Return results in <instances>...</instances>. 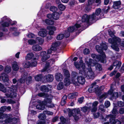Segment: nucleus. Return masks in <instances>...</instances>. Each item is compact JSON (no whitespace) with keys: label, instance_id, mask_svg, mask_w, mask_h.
Returning <instances> with one entry per match:
<instances>
[{"label":"nucleus","instance_id":"obj_16","mask_svg":"<svg viewBox=\"0 0 124 124\" xmlns=\"http://www.w3.org/2000/svg\"><path fill=\"white\" fill-rule=\"evenodd\" d=\"M39 104L36 105V108L39 110H44L45 108V106L46 104L43 101L41 102V101L39 102Z\"/></svg>","mask_w":124,"mask_h":124},{"label":"nucleus","instance_id":"obj_14","mask_svg":"<svg viewBox=\"0 0 124 124\" xmlns=\"http://www.w3.org/2000/svg\"><path fill=\"white\" fill-rule=\"evenodd\" d=\"M86 70H87V71L86 70V69H85L81 73V74L82 75L86 77H87V76L89 77L91 76V73L92 72V70L91 69L90 70H89V69H86Z\"/></svg>","mask_w":124,"mask_h":124},{"label":"nucleus","instance_id":"obj_38","mask_svg":"<svg viewBox=\"0 0 124 124\" xmlns=\"http://www.w3.org/2000/svg\"><path fill=\"white\" fill-rule=\"evenodd\" d=\"M63 71L64 76L66 77L70 78V74L69 71L66 69H64Z\"/></svg>","mask_w":124,"mask_h":124},{"label":"nucleus","instance_id":"obj_59","mask_svg":"<svg viewBox=\"0 0 124 124\" xmlns=\"http://www.w3.org/2000/svg\"><path fill=\"white\" fill-rule=\"evenodd\" d=\"M88 108L87 107L84 106L81 108V110L83 112H85L87 111Z\"/></svg>","mask_w":124,"mask_h":124},{"label":"nucleus","instance_id":"obj_44","mask_svg":"<svg viewBox=\"0 0 124 124\" xmlns=\"http://www.w3.org/2000/svg\"><path fill=\"white\" fill-rule=\"evenodd\" d=\"M47 93H45L44 92H41L39 93L38 94V96L40 97H43L45 98V97L47 95Z\"/></svg>","mask_w":124,"mask_h":124},{"label":"nucleus","instance_id":"obj_17","mask_svg":"<svg viewBox=\"0 0 124 124\" xmlns=\"http://www.w3.org/2000/svg\"><path fill=\"white\" fill-rule=\"evenodd\" d=\"M50 89L48 88V85H41L40 88V91L43 92L48 93Z\"/></svg>","mask_w":124,"mask_h":124},{"label":"nucleus","instance_id":"obj_15","mask_svg":"<svg viewBox=\"0 0 124 124\" xmlns=\"http://www.w3.org/2000/svg\"><path fill=\"white\" fill-rule=\"evenodd\" d=\"M13 120L15 121L16 120L17 118L15 117L12 118L11 117L8 116L7 117L4 119L2 120V121H1V122H4L6 123H10L12 122Z\"/></svg>","mask_w":124,"mask_h":124},{"label":"nucleus","instance_id":"obj_60","mask_svg":"<svg viewBox=\"0 0 124 124\" xmlns=\"http://www.w3.org/2000/svg\"><path fill=\"white\" fill-rule=\"evenodd\" d=\"M112 96L113 98H114L115 99H116L118 98V94L117 92H115L114 93Z\"/></svg>","mask_w":124,"mask_h":124},{"label":"nucleus","instance_id":"obj_26","mask_svg":"<svg viewBox=\"0 0 124 124\" xmlns=\"http://www.w3.org/2000/svg\"><path fill=\"white\" fill-rule=\"evenodd\" d=\"M12 67L13 70L14 71H17L19 69L18 65L17 64V63L16 62H14L12 64Z\"/></svg>","mask_w":124,"mask_h":124},{"label":"nucleus","instance_id":"obj_8","mask_svg":"<svg viewBox=\"0 0 124 124\" xmlns=\"http://www.w3.org/2000/svg\"><path fill=\"white\" fill-rule=\"evenodd\" d=\"M74 65L76 66V67L79 70V73L80 74H81V73L82 72L86 69L85 64L83 62H80V64H78V62H74Z\"/></svg>","mask_w":124,"mask_h":124},{"label":"nucleus","instance_id":"obj_10","mask_svg":"<svg viewBox=\"0 0 124 124\" xmlns=\"http://www.w3.org/2000/svg\"><path fill=\"white\" fill-rule=\"evenodd\" d=\"M66 8H58L59 11V12L54 11L53 12V19L55 20H57L59 19L60 15L62 13V11L64 10Z\"/></svg>","mask_w":124,"mask_h":124},{"label":"nucleus","instance_id":"obj_46","mask_svg":"<svg viewBox=\"0 0 124 124\" xmlns=\"http://www.w3.org/2000/svg\"><path fill=\"white\" fill-rule=\"evenodd\" d=\"M73 111L74 112V114H80V111L79 108H75L73 109Z\"/></svg>","mask_w":124,"mask_h":124},{"label":"nucleus","instance_id":"obj_47","mask_svg":"<svg viewBox=\"0 0 124 124\" xmlns=\"http://www.w3.org/2000/svg\"><path fill=\"white\" fill-rule=\"evenodd\" d=\"M36 40L33 39H29L28 40V42L29 44L30 45H33L36 43Z\"/></svg>","mask_w":124,"mask_h":124},{"label":"nucleus","instance_id":"obj_9","mask_svg":"<svg viewBox=\"0 0 124 124\" xmlns=\"http://www.w3.org/2000/svg\"><path fill=\"white\" fill-rule=\"evenodd\" d=\"M53 79L54 77L52 75L48 74L43 76V81L44 83L51 82L53 81Z\"/></svg>","mask_w":124,"mask_h":124},{"label":"nucleus","instance_id":"obj_29","mask_svg":"<svg viewBox=\"0 0 124 124\" xmlns=\"http://www.w3.org/2000/svg\"><path fill=\"white\" fill-rule=\"evenodd\" d=\"M43 76L42 74H38L35 77V80L37 81H41L42 79L43 80Z\"/></svg>","mask_w":124,"mask_h":124},{"label":"nucleus","instance_id":"obj_6","mask_svg":"<svg viewBox=\"0 0 124 124\" xmlns=\"http://www.w3.org/2000/svg\"><path fill=\"white\" fill-rule=\"evenodd\" d=\"M96 84V83L94 84L93 83L92 84V85H93L91 87L88 89V91L90 93H93L94 91L96 94L99 96L102 94V91L101 87H99L98 86H94Z\"/></svg>","mask_w":124,"mask_h":124},{"label":"nucleus","instance_id":"obj_51","mask_svg":"<svg viewBox=\"0 0 124 124\" xmlns=\"http://www.w3.org/2000/svg\"><path fill=\"white\" fill-rule=\"evenodd\" d=\"M0 30L5 33H6L8 31V30L7 28L6 27H3L2 26L0 27Z\"/></svg>","mask_w":124,"mask_h":124},{"label":"nucleus","instance_id":"obj_54","mask_svg":"<svg viewBox=\"0 0 124 124\" xmlns=\"http://www.w3.org/2000/svg\"><path fill=\"white\" fill-rule=\"evenodd\" d=\"M60 43L59 42H55V43L52 44V46L56 47L59 46L60 45Z\"/></svg>","mask_w":124,"mask_h":124},{"label":"nucleus","instance_id":"obj_61","mask_svg":"<svg viewBox=\"0 0 124 124\" xmlns=\"http://www.w3.org/2000/svg\"><path fill=\"white\" fill-rule=\"evenodd\" d=\"M105 108L104 106L102 104H101L99 106V109L101 110V111L103 112H104L105 110L104 109Z\"/></svg>","mask_w":124,"mask_h":124},{"label":"nucleus","instance_id":"obj_63","mask_svg":"<svg viewBox=\"0 0 124 124\" xmlns=\"http://www.w3.org/2000/svg\"><path fill=\"white\" fill-rule=\"evenodd\" d=\"M53 13L52 14H48L47 15V17L49 19H53Z\"/></svg>","mask_w":124,"mask_h":124},{"label":"nucleus","instance_id":"obj_50","mask_svg":"<svg viewBox=\"0 0 124 124\" xmlns=\"http://www.w3.org/2000/svg\"><path fill=\"white\" fill-rule=\"evenodd\" d=\"M30 62L27 61L26 62L24 65V67L25 68H28L30 67Z\"/></svg>","mask_w":124,"mask_h":124},{"label":"nucleus","instance_id":"obj_64","mask_svg":"<svg viewBox=\"0 0 124 124\" xmlns=\"http://www.w3.org/2000/svg\"><path fill=\"white\" fill-rule=\"evenodd\" d=\"M35 35L32 33L29 34L27 36L28 37L31 38H35Z\"/></svg>","mask_w":124,"mask_h":124},{"label":"nucleus","instance_id":"obj_33","mask_svg":"<svg viewBox=\"0 0 124 124\" xmlns=\"http://www.w3.org/2000/svg\"><path fill=\"white\" fill-rule=\"evenodd\" d=\"M37 42H38L39 45L42 44L44 41V39L42 38L38 37L36 39Z\"/></svg>","mask_w":124,"mask_h":124},{"label":"nucleus","instance_id":"obj_41","mask_svg":"<svg viewBox=\"0 0 124 124\" xmlns=\"http://www.w3.org/2000/svg\"><path fill=\"white\" fill-rule=\"evenodd\" d=\"M78 74V73L76 72L75 71H72L71 74V76L72 79V81L73 83L74 84V79L73 78H76L77 75Z\"/></svg>","mask_w":124,"mask_h":124},{"label":"nucleus","instance_id":"obj_13","mask_svg":"<svg viewBox=\"0 0 124 124\" xmlns=\"http://www.w3.org/2000/svg\"><path fill=\"white\" fill-rule=\"evenodd\" d=\"M40 54L42 56L41 60L43 62H45L50 57V55L46 54V52L45 51L41 52Z\"/></svg>","mask_w":124,"mask_h":124},{"label":"nucleus","instance_id":"obj_56","mask_svg":"<svg viewBox=\"0 0 124 124\" xmlns=\"http://www.w3.org/2000/svg\"><path fill=\"white\" fill-rule=\"evenodd\" d=\"M117 103L118 106L120 107H123L124 106V102H123L118 101Z\"/></svg>","mask_w":124,"mask_h":124},{"label":"nucleus","instance_id":"obj_11","mask_svg":"<svg viewBox=\"0 0 124 124\" xmlns=\"http://www.w3.org/2000/svg\"><path fill=\"white\" fill-rule=\"evenodd\" d=\"M109 115L111 117V118L109 119V122L111 124H121L122 123L120 120L118 119H116L115 116L110 115Z\"/></svg>","mask_w":124,"mask_h":124},{"label":"nucleus","instance_id":"obj_52","mask_svg":"<svg viewBox=\"0 0 124 124\" xmlns=\"http://www.w3.org/2000/svg\"><path fill=\"white\" fill-rule=\"evenodd\" d=\"M30 66L31 67H34L36 66L37 62L36 61H33L30 62Z\"/></svg>","mask_w":124,"mask_h":124},{"label":"nucleus","instance_id":"obj_49","mask_svg":"<svg viewBox=\"0 0 124 124\" xmlns=\"http://www.w3.org/2000/svg\"><path fill=\"white\" fill-rule=\"evenodd\" d=\"M60 119L62 124H64L66 121V119L63 116H61L60 117Z\"/></svg>","mask_w":124,"mask_h":124},{"label":"nucleus","instance_id":"obj_42","mask_svg":"<svg viewBox=\"0 0 124 124\" xmlns=\"http://www.w3.org/2000/svg\"><path fill=\"white\" fill-rule=\"evenodd\" d=\"M64 37V34H59L56 37V39L58 40H61Z\"/></svg>","mask_w":124,"mask_h":124},{"label":"nucleus","instance_id":"obj_4","mask_svg":"<svg viewBox=\"0 0 124 124\" xmlns=\"http://www.w3.org/2000/svg\"><path fill=\"white\" fill-rule=\"evenodd\" d=\"M109 43L111 44V47L114 50L116 51H119V49L118 47V44L117 43H120L121 42V39L117 37L112 39H108Z\"/></svg>","mask_w":124,"mask_h":124},{"label":"nucleus","instance_id":"obj_58","mask_svg":"<svg viewBox=\"0 0 124 124\" xmlns=\"http://www.w3.org/2000/svg\"><path fill=\"white\" fill-rule=\"evenodd\" d=\"M101 47L103 50H106L108 48L107 46L105 44H102L101 45Z\"/></svg>","mask_w":124,"mask_h":124},{"label":"nucleus","instance_id":"obj_21","mask_svg":"<svg viewBox=\"0 0 124 124\" xmlns=\"http://www.w3.org/2000/svg\"><path fill=\"white\" fill-rule=\"evenodd\" d=\"M113 66H116L115 69L117 68L119 69L122 65V63L121 61H116L114 62L113 63Z\"/></svg>","mask_w":124,"mask_h":124},{"label":"nucleus","instance_id":"obj_19","mask_svg":"<svg viewBox=\"0 0 124 124\" xmlns=\"http://www.w3.org/2000/svg\"><path fill=\"white\" fill-rule=\"evenodd\" d=\"M55 78L56 80L58 81H62L63 78L62 75L59 73H56L55 75Z\"/></svg>","mask_w":124,"mask_h":124},{"label":"nucleus","instance_id":"obj_5","mask_svg":"<svg viewBox=\"0 0 124 124\" xmlns=\"http://www.w3.org/2000/svg\"><path fill=\"white\" fill-rule=\"evenodd\" d=\"M53 99V95L51 94H47L46 96L45 97V98L43 101L46 104V106L48 108H53L54 107V104L52 103V100Z\"/></svg>","mask_w":124,"mask_h":124},{"label":"nucleus","instance_id":"obj_20","mask_svg":"<svg viewBox=\"0 0 124 124\" xmlns=\"http://www.w3.org/2000/svg\"><path fill=\"white\" fill-rule=\"evenodd\" d=\"M111 112H112V114L113 115L111 114L109 115H107L106 117L107 119H108L109 118V119L111 118V117H110V116H109V115H110L115 116V118H116V115L117 114V109L115 107H114L113 108Z\"/></svg>","mask_w":124,"mask_h":124},{"label":"nucleus","instance_id":"obj_3","mask_svg":"<svg viewBox=\"0 0 124 124\" xmlns=\"http://www.w3.org/2000/svg\"><path fill=\"white\" fill-rule=\"evenodd\" d=\"M110 9V8H107L106 10V8H103L101 10V8H97L95 12L91 14V17L94 21L103 18L104 17V14H107Z\"/></svg>","mask_w":124,"mask_h":124},{"label":"nucleus","instance_id":"obj_37","mask_svg":"<svg viewBox=\"0 0 124 124\" xmlns=\"http://www.w3.org/2000/svg\"><path fill=\"white\" fill-rule=\"evenodd\" d=\"M50 66V63L49 62H46L44 68L42 70V72H44L46 71L47 69Z\"/></svg>","mask_w":124,"mask_h":124},{"label":"nucleus","instance_id":"obj_25","mask_svg":"<svg viewBox=\"0 0 124 124\" xmlns=\"http://www.w3.org/2000/svg\"><path fill=\"white\" fill-rule=\"evenodd\" d=\"M42 49V47L38 45H34L32 47V50L35 51H40Z\"/></svg>","mask_w":124,"mask_h":124},{"label":"nucleus","instance_id":"obj_32","mask_svg":"<svg viewBox=\"0 0 124 124\" xmlns=\"http://www.w3.org/2000/svg\"><path fill=\"white\" fill-rule=\"evenodd\" d=\"M53 20L49 19H46L45 20V23L48 25H53L54 24V21Z\"/></svg>","mask_w":124,"mask_h":124},{"label":"nucleus","instance_id":"obj_39","mask_svg":"<svg viewBox=\"0 0 124 124\" xmlns=\"http://www.w3.org/2000/svg\"><path fill=\"white\" fill-rule=\"evenodd\" d=\"M4 70L5 72L8 73L11 71V68L8 66L7 65L5 68Z\"/></svg>","mask_w":124,"mask_h":124},{"label":"nucleus","instance_id":"obj_53","mask_svg":"<svg viewBox=\"0 0 124 124\" xmlns=\"http://www.w3.org/2000/svg\"><path fill=\"white\" fill-rule=\"evenodd\" d=\"M70 35V32L67 30L66 31H65L64 33V36H65L66 38H68L69 37Z\"/></svg>","mask_w":124,"mask_h":124},{"label":"nucleus","instance_id":"obj_30","mask_svg":"<svg viewBox=\"0 0 124 124\" xmlns=\"http://www.w3.org/2000/svg\"><path fill=\"white\" fill-rule=\"evenodd\" d=\"M70 78L65 77L64 80V85L66 86H69L70 84Z\"/></svg>","mask_w":124,"mask_h":124},{"label":"nucleus","instance_id":"obj_34","mask_svg":"<svg viewBox=\"0 0 124 124\" xmlns=\"http://www.w3.org/2000/svg\"><path fill=\"white\" fill-rule=\"evenodd\" d=\"M1 24V26L3 27H8L10 25V20L8 22L5 21Z\"/></svg>","mask_w":124,"mask_h":124},{"label":"nucleus","instance_id":"obj_28","mask_svg":"<svg viewBox=\"0 0 124 124\" xmlns=\"http://www.w3.org/2000/svg\"><path fill=\"white\" fill-rule=\"evenodd\" d=\"M121 4V2L120 1H114L113 2V8L119 7Z\"/></svg>","mask_w":124,"mask_h":124},{"label":"nucleus","instance_id":"obj_43","mask_svg":"<svg viewBox=\"0 0 124 124\" xmlns=\"http://www.w3.org/2000/svg\"><path fill=\"white\" fill-rule=\"evenodd\" d=\"M33 56L34 54L33 53H30L27 54V58L28 59L30 60L32 59Z\"/></svg>","mask_w":124,"mask_h":124},{"label":"nucleus","instance_id":"obj_12","mask_svg":"<svg viewBox=\"0 0 124 124\" xmlns=\"http://www.w3.org/2000/svg\"><path fill=\"white\" fill-rule=\"evenodd\" d=\"M0 81L4 83H8L9 81L8 76L5 73H1L0 76Z\"/></svg>","mask_w":124,"mask_h":124},{"label":"nucleus","instance_id":"obj_55","mask_svg":"<svg viewBox=\"0 0 124 124\" xmlns=\"http://www.w3.org/2000/svg\"><path fill=\"white\" fill-rule=\"evenodd\" d=\"M47 29L48 30H50L54 31H55L56 30V28L54 26H47Z\"/></svg>","mask_w":124,"mask_h":124},{"label":"nucleus","instance_id":"obj_35","mask_svg":"<svg viewBox=\"0 0 124 124\" xmlns=\"http://www.w3.org/2000/svg\"><path fill=\"white\" fill-rule=\"evenodd\" d=\"M38 118L40 120L44 121V120H45L46 116L44 114H40L38 116Z\"/></svg>","mask_w":124,"mask_h":124},{"label":"nucleus","instance_id":"obj_36","mask_svg":"<svg viewBox=\"0 0 124 124\" xmlns=\"http://www.w3.org/2000/svg\"><path fill=\"white\" fill-rule=\"evenodd\" d=\"M67 30L70 32H73L77 30L75 27L73 25L69 27L67 29Z\"/></svg>","mask_w":124,"mask_h":124},{"label":"nucleus","instance_id":"obj_22","mask_svg":"<svg viewBox=\"0 0 124 124\" xmlns=\"http://www.w3.org/2000/svg\"><path fill=\"white\" fill-rule=\"evenodd\" d=\"M72 111L73 110H70V109H69V113H70L71 116H73L75 121L77 122L79 119L78 116L76 114H74Z\"/></svg>","mask_w":124,"mask_h":124},{"label":"nucleus","instance_id":"obj_40","mask_svg":"<svg viewBox=\"0 0 124 124\" xmlns=\"http://www.w3.org/2000/svg\"><path fill=\"white\" fill-rule=\"evenodd\" d=\"M63 84V82H60L57 86V89L58 90H60L63 89L64 87Z\"/></svg>","mask_w":124,"mask_h":124},{"label":"nucleus","instance_id":"obj_7","mask_svg":"<svg viewBox=\"0 0 124 124\" xmlns=\"http://www.w3.org/2000/svg\"><path fill=\"white\" fill-rule=\"evenodd\" d=\"M94 21L91 17V15H88L86 14L83 16L82 19V23H85L89 25L91 22Z\"/></svg>","mask_w":124,"mask_h":124},{"label":"nucleus","instance_id":"obj_24","mask_svg":"<svg viewBox=\"0 0 124 124\" xmlns=\"http://www.w3.org/2000/svg\"><path fill=\"white\" fill-rule=\"evenodd\" d=\"M96 62L93 63V65L92 66H95L96 69L99 71H101L102 69L101 65L98 63L97 62Z\"/></svg>","mask_w":124,"mask_h":124},{"label":"nucleus","instance_id":"obj_2","mask_svg":"<svg viewBox=\"0 0 124 124\" xmlns=\"http://www.w3.org/2000/svg\"><path fill=\"white\" fill-rule=\"evenodd\" d=\"M0 91L2 92L5 93V95L8 98H13L16 97L17 94L16 89H14L10 87L5 88L4 85L0 83Z\"/></svg>","mask_w":124,"mask_h":124},{"label":"nucleus","instance_id":"obj_23","mask_svg":"<svg viewBox=\"0 0 124 124\" xmlns=\"http://www.w3.org/2000/svg\"><path fill=\"white\" fill-rule=\"evenodd\" d=\"M38 35L42 37H44L46 35V31L45 29H42L38 32Z\"/></svg>","mask_w":124,"mask_h":124},{"label":"nucleus","instance_id":"obj_57","mask_svg":"<svg viewBox=\"0 0 124 124\" xmlns=\"http://www.w3.org/2000/svg\"><path fill=\"white\" fill-rule=\"evenodd\" d=\"M83 52L84 54H89L90 51L88 49L85 48Z\"/></svg>","mask_w":124,"mask_h":124},{"label":"nucleus","instance_id":"obj_31","mask_svg":"<svg viewBox=\"0 0 124 124\" xmlns=\"http://www.w3.org/2000/svg\"><path fill=\"white\" fill-rule=\"evenodd\" d=\"M8 115L6 114H4L3 112L0 111V119L1 121H2V120L4 119L7 117Z\"/></svg>","mask_w":124,"mask_h":124},{"label":"nucleus","instance_id":"obj_18","mask_svg":"<svg viewBox=\"0 0 124 124\" xmlns=\"http://www.w3.org/2000/svg\"><path fill=\"white\" fill-rule=\"evenodd\" d=\"M77 80L78 83L80 84L83 85L85 83V80L83 76H78L77 77Z\"/></svg>","mask_w":124,"mask_h":124},{"label":"nucleus","instance_id":"obj_45","mask_svg":"<svg viewBox=\"0 0 124 124\" xmlns=\"http://www.w3.org/2000/svg\"><path fill=\"white\" fill-rule=\"evenodd\" d=\"M93 61V60L90 59L89 60V62L87 61L86 63H87V65L88 67L89 66H92L93 65V63H93L92 61Z\"/></svg>","mask_w":124,"mask_h":124},{"label":"nucleus","instance_id":"obj_62","mask_svg":"<svg viewBox=\"0 0 124 124\" xmlns=\"http://www.w3.org/2000/svg\"><path fill=\"white\" fill-rule=\"evenodd\" d=\"M7 102L10 104H13L16 103V101L11 99H8L7 100Z\"/></svg>","mask_w":124,"mask_h":124},{"label":"nucleus","instance_id":"obj_1","mask_svg":"<svg viewBox=\"0 0 124 124\" xmlns=\"http://www.w3.org/2000/svg\"><path fill=\"white\" fill-rule=\"evenodd\" d=\"M96 50L101 54L96 55L95 54H91L92 57L96 62H100L103 63H105L106 62V56L105 53L103 52V50L101 47L99 45L96 46Z\"/></svg>","mask_w":124,"mask_h":124},{"label":"nucleus","instance_id":"obj_27","mask_svg":"<svg viewBox=\"0 0 124 124\" xmlns=\"http://www.w3.org/2000/svg\"><path fill=\"white\" fill-rule=\"evenodd\" d=\"M25 78L26 82V84L27 85H29V84L31 83L32 81V77L31 76H29L28 77H26Z\"/></svg>","mask_w":124,"mask_h":124},{"label":"nucleus","instance_id":"obj_48","mask_svg":"<svg viewBox=\"0 0 124 124\" xmlns=\"http://www.w3.org/2000/svg\"><path fill=\"white\" fill-rule=\"evenodd\" d=\"M114 90L112 87L111 86L110 89L108 92V94L110 95H112L114 93Z\"/></svg>","mask_w":124,"mask_h":124}]
</instances>
